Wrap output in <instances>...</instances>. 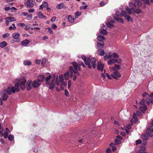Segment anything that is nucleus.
<instances>
[{
  "label": "nucleus",
  "mask_w": 153,
  "mask_h": 153,
  "mask_svg": "<svg viewBox=\"0 0 153 153\" xmlns=\"http://www.w3.org/2000/svg\"><path fill=\"white\" fill-rule=\"evenodd\" d=\"M81 57L85 63L88 65V67L89 68H91V66L90 64L91 63L92 66L94 68H96V59L95 58H93L91 59L88 58L87 59L86 56L84 55H82Z\"/></svg>",
  "instance_id": "obj_1"
},
{
  "label": "nucleus",
  "mask_w": 153,
  "mask_h": 153,
  "mask_svg": "<svg viewBox=\"0 0 153 153\" xmlns=\"http://www.w3.org/2000/svg\"><path fill=\"white\" fill-rule=\"evenodd\" d=\"M142 2L140 0H135L134 2H131L129 3V6L132 10L134 11L136 8H138L142 5Z\"/></svg>",
  "instance_id": "obj_2"
},
{
  "label": "nucleus",
  "mask_w": 153,
  "mask_h": 153,
  "mask_svg": "<svg viewBox=\"0 0 153 153\" xmlns=\"http://www.w3.org/2000/svg\"><path fill=\"white\" fill-rule=\"evenodd\" d=\"M145 101L144 99H143L141 100L140 102V104L141 105L140 107V108L141 111L144 110L145 111L147 109L146 106L145 104Z\"/></svg>",
  "instance_id": "obj_3"
},
{
  "label": "nucleus",
  "mask_w": 153,
  "mask_h": 153,
  "mask_svg": "<svg viewBox=\"0 0 153 153\" xmlns=\"http://www.w3.org/2000/svg\"><path fill=\"white\" fill-rule=\"evenodd\" d=\"M7 92L8 94L10 95L12 93L13 94L15 93L14 88L13 86L9 87L7 89Z\"/></svg>",
  "instance_id": "obj_4"
},
{
  "label": "nucleus",
  "mask_w": 153,
  "mask_h": 153,
  "mask_svg": "<svg viewBox=\"0 0 153 153\" xmlns=\"http://www.w3.org/2000/svg\"><path fill=\"white\" fill-rule=\"evenodd\" d=\"M111 76L114 79H117L118 77H120L121 75L119 72L117 71H114L113 74H111Z\"/></svg>",
  "instance_id": "obj_5"
},
{
  "label": "nucleus",
  "mask_w": 153,
  "mask_h": 153,
  "mask_svg": "<svg viewBox=\"0 0 153 153\" xmlns=\"http://www.w3.org/2000/svg\"><path fill=\"white\" fill-rule=\"evenodd\" d=\"M41 83L38 80L36 79L34 80L32 83V86L34 88H36L41 85Z\"/></svg>",
  "instance_id": "obj_6"
},
{
  "label": "nucleus",
  "mask_w": 153,
  "mask_h": 153,
  "mask_svg": "<svg viewBox=\"0 0 153 153\" xmlns=\"http://www.w3.org/2000/svg\"><path fill=\"white\" fill-rule=\"evenodd\" d=\"M104 66V64H102L101 62H98L97 66V68L98 70H100L101 71H103V68Z\"/></svg>",
  "instance_id": "obj_7"
},
{
  "label": "nucleus",
  "mask_w": 153,
  "mask_h": 153,
  "mask_svg": "<svg viewBox=\"0 0 153 153\" xmlns=\"http://www.w3.org/2000/svg\"><path fill=\"white\" fill-rule=\"evenodd\" d=\"M52 78V76L51 75H49L48 76L45 77V84L47 85H49L50 83H51L50 80Z\"/></svg>",
  "instance_id": "obj_8"
},
{
  "label": "nucleus",
  "mask_w": 153,
  "mask_h": 153,
  "mask_svg": "<svg viewBox=\"0 0 153 153\" xmlns=\"http://www.w3.org/2000/svg\"><path fill=\"white\" fill-rule=\"evenodd\" d=\"M147 131L148 130H147L146 132V134H142V135L141 137L142 139H143V140H148L149 138V137L147 136L148 135H149V136L150 137H151V136L149 135V133Z\"/></svg>",
  "instance_id": "obj_9"
},
{
  "label": "nucleus",
  "mask_w": 153,
  "mask_h": 153,
  "mask_svg": "<svg viewBox=\"0 0 153 153\" xmlns=\"http://www.w3.org/2000/svg\"><path fill=\"white\" fill-rule=\"evenodd\" d=\"M26 82V79H24V80L20 82V88L22 90H24L25 88V84Z\"/></svg>",
  "instance_id": "obj_10"
},
{
  "label": "nucleus",
  "mask_w": 153,
  "mask_h": 153,
  "mask_svg": "<svg viewBox=\"0 0 153 153\" xmlns=\"http://www.w3.org/2000/svg\"><path fill=\"white\" fill-rule=\"evenodd\" d=\"M32 81L31 80H29L26 84V88L27 90H30L31 88V85Z\"/></svg>",
  "instance_id": "obj_11"
},
{
  "label": "nucleus",
  "mask_w": 153,
  "mask_h": 153,
  "mask_svg": "<svg viewBox=\"0 0 153 153\" xmlns=\"http://www.w3.org/2000/svg\"><path fill=\"white\" fill-rule=\"evenodd\" d=\"M45 77L44 75H39L38 76V79H37L40 82H43L44 81Z\"/></svg>",
  "instance_id": "obj_12"
},
{
  "label": "nucleus",
  "mask_w": 153,
  "mask_h": 153,
  "mask_svg": "<svg viewBox=\"0 0 153 153\" xmlns=\"http://www.w3.org/2000/svg\"><path fill=\"white\" fill-rule=\"evenodd\" d=\"M71 64H72L74 68V74H76L77 73L78 71L77 69L78 67V65H77V63L75 62H72Z\"/></svg>",
  "instance_id": "obj_13"
},
{
  "label": "nucleus",
  "mask_w": 153,
  "mask_h": 153,
  "mask_svg": "<svg viewBox=\"0 0 153 153\" xmlns=\"http://www.w3.org/2000/svg\"><path fill=\"white\" fill-rule=\"evenodd\" d=\"M100 42L97 43V48H102V46L104 45V43L103 41H100Z\"/></svg>",
  "instance_id": "obj_14"
},
{
  "label": "nucleus",
  "mask_w": 153,
  "mask_h": 153,
  "mask_svg": "<svg viewBox=\"0 0 153 153\" xmlns=\"http://www.w3.org/2000/svg\"><path fill=\"white\" fill-rule=\"evenodd\" d=\"M98 50L97 52L99 55L101 56H104L105 53V52L104 50L102 49V48H98Z\"/></svg>",
  "instance_id": "obj_15"
},
{
  "label": "nucleus",
  "mask_w": 153,
  "mask_h": 153,
  "mask_svg": "<svg viewBox=\"0 0 153 153\" xmlns=\"http://www.w3.org/2000/svg\"><path fill=\"white\" fill-rule=\"evenodd\" d=\"M30 41L27 39H26L21 42V45L23 46H26L29 43Z\"/></svg>",
  "instance_id": "obj_16"
},
{
  "label": "nucleus",
  "mask_w": 153,
  "mask_h": 153,
  "mask_svg": "<svg viewBox=\"0 0 153 153\" xmlns=\"http://www.w3.org/2000/svg\"><path fill=\"white\" fill-rule=\"evenodd\" d=\"M25 5L27 7H32L33 6V2H25Z\"/></svg>",
  "instance_id": "obj_17"
},
{
  "label": "nucleus",
  "mask_w": 153,
  "mask_h": 153,
  "mask_svg": "<svg viewBox=\"0 0 153 153\" xmlns=\"http://www.w3.org/2000/svg\"><path fill=\"white\" fill-rule=\"evenodd\" d=\"M19 86H20V85L19 82H18L15 84L14 88L15 90V91H16V92H18L19 91Z\"/></svg>",
  "instance_id": "obj_18"
},
{
  "label": "nucleus",
  "mask_w": 153,
  "mask_h": 153,
  "mask_svg": "<svg viewBox=\"0 0 153 153\" xmlns=\"http://www.w3.org/2000/svg\"><path fill=\"white\" fill-rule=\"evenodd\" d=\"M114 19L119 22L121 23L122 24L124 23L123 20L121 18H119L117 16H115L114 17Z\"/></svg>",
  "instance_id": "obj_19"
},
{
  "label": "nucleus",
  "mask_w": 153,
  "mask_h": 153,
  "mask_svg": "<svg viewBox=\"0 0 153 153\" xmlns=\"http://www.w3.org/2000/svg\"><path fill=\"white\" fill-rule=\"evenodd\" d=\"M37 15L38 16V17L39 18L44 19L46 17L45 15H43L41 12H38L37 13Z\"/></svg>",
  "instance_id": "obj_20"
},
{
  "label": "nucleus",
  "mask_w": 153,
  "mask_h": 153,
  "mask_svg": "<svg viewBox=\"0 0 153 153\" xmlns=\"http://www.w3.org/2000/svg\"><path fill=\"white\" fill-rule=\"evenodd\" d=\"M64 79L66 80H67L69 78V72L68 71L65 73L64 74Z\"/></svg>",
  "instance_id": "obj_21"
},
{
  "label": "nucleus",
  "mask_w": 153,
  "mask_h": 153,
  "mask_svg": "<svg viewBox=\"0 0 153 153\" xmlns=\"http://www.w3.org/2000/svg\"><path fill=\"white\" fill-rule=\"evenodd\" d=\"M19 34L17 33H15L12 35V37L14 39H17L19 37Z\"/></svg>",
  "instance_id": "obj_22"
},
{
  "label": "nucleus",
  "mask_w": 153,
  "mask_h": 153,
  "mask_svg": "<svg viewBox=\"0 0 153 153\" xmlns=\"http://www.w3.org/2000/svg\"><path fill=\"white\" fill-rule=\"evenodd\" d=\"M120 66L117 64H115L114 65V67H111V69L113 71H115L117 69H120Z\"/></svg>",
  "instance_id": "obj_23"
},
{
  "label": "nucleus",
  "mask_w": 153,
  "mask_h": 153,
  "mask_svg": "<svg viewBox=\"0 0 153 153\" xmlns=\"http://www.w3.org/2000/svg\"><path fill=\"white\" fill-rule=\"evenodd\" d=\"M97 39L99 41H103L105 39L103 36L99 35L97 37Z\"/></svg>",
  "instance_id": "obj_24"
},
{
  "label": "nucleus",
  "mask_w": 153,
  "mask_h": 153,
  "mask_svg": "<svg viewBox=\"0 0 153 153\" xmlns=\"http://www.w3.org/2000/svg\"><path fill=\"white\" fill-rule=\"evenodd\" d=\"M7 45V43L5 41H4L0 43V47L1 48H3L6 47Z\"/></svg>",
  "instance_id": "obj_25"
},
{
  "label": "nucleus",
  "mask_w": 153,
  "mask_h": 153,
  "mask_svg": "<svg viewBox=\"0 0 153 153\" xmlns=\"http://www.w3.org/2000/svg\"><path fill=\"white\" fill-rule=\"evenodd\" d=\"M68 19L69 21L71 23H73L74 22V19L72 18L71 15H69L68 16Z\"/></svg>",
  "instance_id": "obj_26"
},
{
  "label": "nucleus",
  "mask_w": 153,
  "mask_h": 153,
  "mask_svg": "<svg viewBox=\"0 0 153 153\" xmlns=\"http://www.w3.org/2000/svg\"><path fill=\"white\" fill-rule=\"evenodd\" d=\"M115 63V59H109L108 62V65H110L112 64Z\"/></svg>",
  "instance_id": "obj_27"
},
{
  "label": "nucleus",
  "mask_w": 153,
  "mask_h": 153,
  "mask_svg": "<svg viewBox=\"0 0 153 153\" xmlns=\"http://www.w3.org/2000/svg\"><path fill=\"white\" fill-rule=\"evenodd\" d=\"M23 63L25 65H31V62L29 60H27L24 61Z\"/></svg>",
  "instance_id": "obj_28"
},
{
  "label": "nucleus",
  "mask_w": 153,
  "mask_h": 153,
  "mask_svg": "<svg viewBox=\"0 0 153 153\" xmlns=\"http://www.w3.org/2000/svg\"><path fill=\"white\" fill-rule=\"evenodd\" d=\"M125 9L129 14H131L132 10L131 8L130 9L128 7H125Z\"/></svg>",
  "instance_id": "obj_29"
},
{
  "label": "nucleus",
  "mask_w": 153,
  "mask_h": 153,
  "mask_svg": "<svg viewBox=\"0 0 153 153\" xmlns=\"http://www.w3.org/2000/svg\"><path fill=\"white\" fill-rule=\"evenodd\" d=\"M5 19H8L10 21V22H13L16 21V19L13 17H8L5 18Z\"/></svg>",
  "instance_id": "obj_30"
},
{
  "label": "nucleus",
  "mask_w": 153,
  "mask_h": 153,
  "mask_svg": "<svg viewBox=\"0 0 153 153\" xmlns=\"http://www.w3.org/2000/svg\"><path fill=\"white\" fill-rule=\"evenodd\" d=\"M8 97V95L7 94H3L2 100L3 101L6 100L7 99Z\"/></svg>",
  "instance_id": "obj_31"
},
{
  "label": "nucleus",
  "mask_w": 153,
  "mask_h": 153,
  "mask_svg": "<svg viewBox=\"0 0 153 153\" xmlns=\"http://www.w3.org/2000/svg\"><path fill=\"white\" fill-rule=\"evenodd\" d=\"M64 7V3H61L58 5L56 7V8L58 9H61L63 8Z\"/></svg>",
  "instance_id": "obj_32"
},
{
  "label": "nucleus",
  "mask_w": 153,
  "mask_h": 153,
  "mask_svg": "<svg viewBox=\"0 0 153 153\" xmlns=\"http://www.w3.org/2000/svg\"><path fill=\"white\" fill-rule=\"evenodd\" d=\"M49 89L51 90H52L53 89L55 86V85L54 84V83H50V84H49Z\"/></svg>",
  "instance_id": "obj_33"
},
{
  "label": "nucleus",
  "mask_w": 153,
  "mask_h": 153,
  "mask_svg": "<svg viewBox=\"0 0 153 153\" xmlns=\"http://www.w3.org/2000/svg\"><path fill=\"white\" fill-rule=\"evenodd\" d=\"M111 55L112 58H118L119 57L118 54L116 53H113Z\"/></svg>",
  "instance_id": "obj_34"
},
{
  "label": "nucleus",
  "mask_w": 153,
  "mask_h": 153,
  "mask_svg": "<svg viewBox=\"0 0 153 153\" xmlns=\"http://www.w3.org/2000/svg\"><path fill=\"white\" fill-rule=\"evenodd\" d=\"M133 11L137 14H139L141 12V10L140 9L136 8V9Z\"/></svg>",
  "instance_id": "obj_35"
},
{
  "label": "nucleus",
  "mask_w": 153,
  "mask_h": 153,
  "mask_svg": "<svg viewBox=\"0 0 153 153\" xmlns=\"http://www.w3.org/2000/svg\"><path fill=\"white\" fill-rule=\"evenodd\" d=\"M106 25L109 28H112L114 27V25L112 24L111 23L108 22L106 23Z\"/></svg>",
  "instance_id": "obj_36"
},
{
  "label": "nucleus",
  "mask_w": 153,
  "mask_h": 153,
  "mask_svg": "<svg viewBox=\"0 0 153 153\" xmlns=\"http://www.w3.org/2000/svg\"><path fill=\"white\" fill-rule=\"evenodd\" d=\"M100 33L103 35H105L107 33V31L106 30L102 29L100 31Z\"/></svg>",
  "instance_id": "obj_37"
},
{
  "label": "nucleus",
  "mask_w": 153,
  "mask_h": 153,
  "mask_svg": "<svg viewBox=\"0 0 153 153\" xmlns=\"http://www.w3.org/2000/svg\"><path fill=\"white\" fill-rule=\"evenodd\" d=\"M115 59V62H116V63H119V64L121 63L122 62V60L121 59Z\"/></svg>",
  "instance_id": "obj_38"
},
{
  "label": "nucleus",
  "mask_w": 153,
  "mask_h": 153,
  "mask_svg": "<svg viewBox=\"0 0 153 153\" xmlns=\"http://www.w3.org/2000/svg\"><path fill=\"white\" fill-rule=\"evenodd\" d=\"M151 99L149 97H147L146 98L145 101V102H146V104L148 105H149L150 104Z\"/></svg>",
  "instance_id": "obj_39"
},
{
  "label": "nucleus",
  "mask_w": 153,
  "mask_h": 153,
  "mask_svg": "<svg viewBox=\"0 0 153 153\" xmlns=\"http://www.w3.org/2000/svg\"><path fill=\"white\" fill-rule=\"evenodd\" d=\"M69 69L71 73H74L75 70H74V68L72 66H70L69 68Z\"/></svg>",
  "instance_id": "obj_40"
},
{
  "label": "nucleus",
  "mask_w": 153,
  "mask_h": 153,
  "mask_svg": "<svg viewBox=\"0 0 153 153\" xmlns=\"http://www.w3.org/2000/svg\"><path fill=\"white\" fill-rule=\"evenodd\" d=\"M115 144V145H118L121 143V141L117 139H115L114 140Z\"/></svg>",
  "instance_id": "obj_41"
},
{
  "label": "nucleus",
  "mask_w": 153,
  "mask_h": 153,
  "mask_svg": "<svg viewBox=\"0 0 153 153\" xmlns=\"http://www.w3.org/2000/svg\"><path fill=\"white\" fill-rule=\"evenodd\" d=\"M14 139V136L13 135L10 134L8 137V139L10 141H12Z\"/></svg>",
  "instance_id": "obj_42"
},
{
  "label": "nucleus",
  "mask_w": 153,
  "mask_h": 153,
  "mask_svg": "<svg viewBox=\"0 0 153 153\" xmlns=\"http://www.w3.org/2000/svg\"><path fill=\"white\" fill-rule=\"evenodd\" d=\"M47 59L45 58H43L41 64L43 65H44L46 62Z\"/></svg>",
  "instance_id": "obj_43"
},
{
  "label": "nucleus",
  "mask_w": 153,
  "mask_h": 153,
  "mask_svg": "<svg viewBox=\"0 0 153 153\" xmlns=\"http://www.w3.org/2000/svg\"><path fill=\"white\" fill-rule=\"evenodd\" d=\"M122 15L126 17L127 15L126 12L125 10H123L122 11Z\"/></svg>",
  "instance_id": "obj_44"
},
{
  "label": "nucleus",
  "mask_w": 153,
  "mask_h": 153,
  "mask_svg": "<svg viewBox=\"0 0 153 153\" xmlns=\"http://www.w3.org/2000/svg\"><path fill=\"white\" fill-rule=\"evenodd\" d=\"M43 3L46 4V7H47V10L48 11H49L50 10V8L48 7V3L44 1Z\"/></svg>",
  "instance_id": "obj_45"
},
{
  "label": "nucleus",
  "mask_w": 153,
  "mask_h": 153,
  "mask_svg": "<svg viewBox=\"0 0 153 153\" xmlns=\"http://www.w3.org/2000/svg\"><path fill=\"white\" fill-rule=\"evenodd\" d=\"M126 19H127V21L128 22H129L131 20V21L132 20V19L131 18V17L129 16H127L126 17Z\"/></svg>",
  "instance_id": "obj_46"
},
{
  "label": "nucleus",
  "mask_w": 153,
  "mask_h": 153,
  "mask_svg": "<svg viewBox=\"0 0 153 153\" xmlns=\"http://www.w3.org/2000/svg\"><path fill=\"white\" fill-rule=\"evenodd\" d=\"M59 78L60 79V82L61 83L63 82V75H59Z\"/></svg>",
  "instance_id": "obj_47"
},
{
  "label": "nucleus",
  "mask_w": 153,
  "mask_h": 153,
  "mask_svg": "<svg viewBox=\"0 0 153 153\" xmlns=\"http://www.w3.org/2000/svg\"><path fill=\"white\" fill-rule=\"evenodd\" d=\"M88 5H85L83 6H81L80 7V8L81 10H85L86 9L87 7H88Z\"/></svg>",
  "instance_id": "obj_48"
},
{
  "label": "nucleus",
  "mask_w": 153,
  "mask_h": 153,
  "mask_svg": "<svg viewBox=\"0 0 153 153\" xmlns=\"http://www.w3.org/2000/svg\"><path fill=\"white\" fill-rule=\"evenodd\" d=\"M4 137L5 138H6L8 136V133L7 132H5L3 134Z\"/></svg>",
  "instance_id": "obj_49"
},
{
  "label": "nucleus",
  "mask_w": 153,
  "mask_h": 153,
  "mask_svg": "<svg viewBox=\"0 0 153 153\" xmlns=\"http://www.w3.org/2000/svg\"><path fill=\"white\" fill-rule=\"evenodd\" d=\"M79 73H78L76 74H74L73 77V80L74 81H75L76 79V76H79Z\"/></svg>",
  "instance_id": "obj_50"
},
{
  "label": "nucleus",
  "mask_w": 153,
  "mask_h": 153,
  "mask_svg": "<svg viewBox=\"0 0 153 153\" xmlns=\"http://www.w3.org/2000/svg\"><path fill=\"white\" fill-rule=\"evenodd\" d=\"M18 25L19 27H23L25 26V25L23 23H19L18 24Z\"/></svg>",
  "instance_id": "obj_51"
},
{
  "label": "nucleus",
  "mask_w": 153,
  "mask_h": 153,
  "mask_svg": "<svg viewBox=\"0 0 153 153\" xmlns=\"http://www.w3.org/2000/svg\"><path fill=\"white\" fill-rule=\"evenodd\" d=\"M56 17L53 16L51 18V22H54L56 21Z\"/></svg>",
  "instance_id": "obj_52"
},
{
  "label": "nucleus",
  "mask_w": 153,
  "mask_h": 153,
  "mask_svg": "<svg viewBox=\"0 0 153 153\" xmlns=\"http://www.w3.org/2000/svg\"><path fill=\"white\" fill-rule=\"evenodd\" d=\"M11 11L13 12H15L17 11V9L14 7H12L11 8Z\"/></svg>",
  "instance_id": "obj_53"
},
{
  "label": "nucleus",
  "mask_w": 153,
  "mask_h": 153,
  "mask_svg": "<svg viewBox=\"0 0 153 153\" xmlns=\"http://www.w3.org/2000/svg\"><path fill=\"white\" fill-rule=\"evenodd\" d=\"M9 35H10V34L9 33H6L4 34H3L2 35V36L3 38H5L6 37L9 36Z\"/></svg>",
  "instance_id": "obj_54"
},
{
  "label": "nucleus",
  "mask_w": 153,
  "mask_h": 153,
  "mask_svg": "<svg viewBox=\"0 0 153 153\" xmlns=\"http://www.w3.org/2000/svg\"><path fill=\"white\" fill-rule=\"evenodd\" d=\"M65 94L66 96H69V93L68 91L66 89L65 90Z\"/></svg>",
  "instance_id": "obj_55"
},
{
  "label": "nucleus",
  "mask_w": 153,
  "mask_h": 153,
  "mask_svg": "<svg viewBox=\"0 0 153 153\" xmlns=\"http://www.w3.org/2000/svg\"><path fill=\"white\" fill-rule=\"evenodd\" d=\"M32 18V14H30L28 15L27 17V19L28 20H30Z\"/></svg>",
  "instance_id": "obj_56"
},
{
  "label": "nucleus",
  "mask_w": 153,
  "mask_h": 153,
  "mask_svg": "<svg viewBox=\"0 0 153 153\" xmlns=\"http://www.w3.org/2000/svg\"><path fill=\"white\" fill-rule=\"evenodd\" d=\"M111 151L110 148H107L106 150V152L107 153H111Z\"/></svg>",
  "instance_id": "obj_57"
},
{
  "label": "nucleus",
  "mask_w": 153,
  "mask_h": 153,
  "mask_svg": "<svg viewBox=\"0 0 153 153\" xmlns=\"http://www.w3.org/2000/svg\"><path fill=\"white\" fill-rule=\"evenodd\" d=\"M71 80H69L68 82V88L69 89V88L71 86Z\"/></svg>",
  "instance_id": "obj_58"
},
{
  "label": "nucleus",
  "mask_w": 153,
  "mask_h": 153,
  "mask_svg": "<svg viewBox=\"0 0 153 153\" xmlns=\"http://www.w3.org/2000/svg\"><path fill=\"white\" fill-rule=\"evenodd\" d=\"M141 140H138L136 141V144H140L141 143Z\"/></svg>",
  "instance_id": "obj_59"
},
{
  "label": "nucleus",
  "mask_w": 153,
  "mask_h": 153,
  "mask_svg": "<svg viewBox=\"0 0 153 153\" xmlns=\"http://www.w3.org/2000/svg\"><path fill=\"white\" fill-rule=\"evenodd\" d=\"M81 14V13H79V12L77 11L76 13V15L75 16L76 17H78Z\"/></svg>",
  "instance_id": "obj_60"
},
{
  "label": "nucleus",
  "mask_w": 153,
  "mask_h": 153,
  "mask_svg": "<svg viewBox=\"0 0 153 153\" xmlns=\"http://www.w3.org/2000/svg\"><path fill=\"white\" fill-rule=\"evenodd\" d=\"M111 54V52L109 53L108 55H106L108 59H110L112 58V55L111 54Z\"/></svg>",
  "instance_id": "obj_61"
},
{
  "label": "nucleus",
  "mask_w": 153,
  "mask_h": 153,
  "mask_svg": "<svg viewBox=\"0 0 153 153\" xmlns=\"http://www.w3.org/2000/svg\"><path fill=\"white\" fill-rule=\"evenodd\" d=\"M100 6L101 7H102V6H104V5H105V3L104 2L102 1L100 2Z\"/></svg>",
  "instance_id": "obj_62"
},
{
  "label": "nucleus",
  "mask_w": 153,
  "mask_h": 153,
  "mask_svg": "<svg viewBox=\"0 0 153 153\" xmlns=\"http://www.w3.org/2000/svg\"><path fill=\"white\" fill-rule=\"evenodd\" d=\"M145 4H148L149 3V0H142Z\"/></svg>",
  "instance_id": "obj_63"
},
{
  "label": "nucleus",
  "mask_w": 153,
  "mask_h": 153,
  "mask_svg": "<svg viewBox=\"0 0 153 153\" xmlns=\"http://www.w3.org/2000/svg\"><path fill=\"white\" fill-rule=\"evenodd\" d=\"M57 27L56 25L55 24H53L52 25V28L53 29H56Z\"/></svg>",
  "instance_id": "obj_64"
}]
</instances>
